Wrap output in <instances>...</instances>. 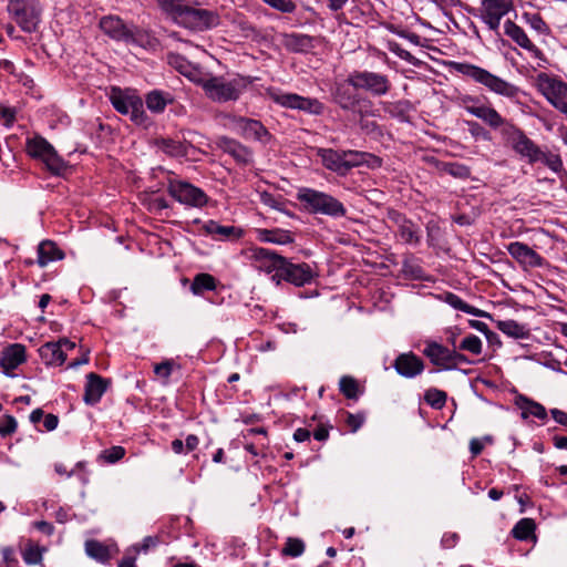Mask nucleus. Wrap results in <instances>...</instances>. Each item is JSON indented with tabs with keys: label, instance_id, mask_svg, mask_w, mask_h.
<instances>
[{
	"label": "nucleus",
	"instance_id": "nucleus-1",
	"mask_svg": "<svg viewBox=\"0 0 567 567\" xmlns=\"http://www.w3.org/2000/svg\"><path fill=\"white\" fill-rule=\"evenodd\" d=\"M504 142L529 164L542 163L551 172L559 174L564 171V163L559 154L543 151L523 130L514 125Z\"/></svg>",
	"mask_w": 567,
	"mask_h": 567
},
{
	"label": "nucleus",
	"instance_id": "nucleus-2",
	"mask_svg": "<svg viewBox=\"0 0 567 567\" xmlns=\"http://www.w3.org/2000/svg\"><path fill=\"white\" fill-rule=\"evenodd\" d=\"M100 28L112 40L127 45H136L144 49H154L157 45V39L148 31L134 24L125 23L117 16L103 17L100 21Z\"/></svg>",
	"mask_w": 567,
	"mask_h": 567
},
{
	"label": "nucleus",
	"instance_id": "nucleus-3",
	"mask_svg": "<svg viewBox=\"0 0 567 567\" xmlns=\"http://www.w3.org/2000/svg\"><path fill=\"white\" fill-rule=\"evenodd\" d=\"M159 4L164 10L169 11L179 24L192 30H208L220 23L218 12L214 10L186 6L174 0H159Z\"/></svg>",
	"mask_w": 567,
	"mask_h": 567
},
{
	"label": "nucleus",
	"instance_id": "nucleus-4",
	"mask_svg": "<svg viewBox=\"0 0 567 567\" xmlns=\"http://www.w3.org/2000/svg\"><path fill=\"white\" fill-rule=\"evenodd\" d=\"M452 68L455 72L472 79L474 82L483 85L487 91L515 100L520 93V89L515 84L493 74L486 69L471 63L453 62Z\"/></svg>",
	"mask_w": 567,
	"mask_h": 567
},
{
	"label": "nucleus",
	"instance_id": "nucleus-5",
	"mask_svg": "<svg viewBox=\"0 0 567 567\" xmlns=\"http://www.w3.org/2000/svg\"><path fill=\"white\" fill-rule=\"evenodd\" d=\"M255 80L256 78L243 75H236L229 80L224 76L214 75V78H206L199 81L208 99L217 103H226L237 101Z\"/></svg>",
	"mask_w": 567,
	"mask_h": 567
},
{
	"label": "nucleus",
	"instance_id": "nucleus-6",
	"mask_svg": "<svg viewBox=\"0 0 567 567\" xmlns=\"http://www.w3.org/2000/svg\"><path fill=\"white\" fill-rule=\"evenodd\" d=\"M455 103L471 115L482 120L492 130L498 131L503 141L514 127V123L503 117L496 109L481 101L478 96L460 94Z\"/></svg>",
	"mask_w": 567,
	"mask_h": 567
},
{
	"label": "nucleus",
	"instance_id": "nucleus-7",
	"mask_svg": "<svg viewBox=\"0 0 567 567\" xmlns=\"http://www.w3.org/2000/svg\"><path fill=\"white\" fill-rule=\"evenodd\" d=\"M296 198L312 214H321L332 218H341L347 215V208L338 198L315 188H299Z\"/></svg>",
	"mask_w": 567,
	"mask_h": 567
},
{
	"label": "nucleus",
	"instance_id": "nucleus-8",
	"mask_svg": "<svg viewBox=\"0 0 567 567\" xmlns=\"http://www.w3.org/2000/svg\"><path fill=\"white\" fill-rule=\"evenodd\" d=\"M109 99L118 113L128 115L136 124L143 123L145 118L143 101L134 90L112 86Z\"/></svg>",
	"mask_w": 567,
	"mask_h": 567
},
{
	"label": "nucleus",
	"instance_id": "nucleus-9",
	"mask_svg": "<svg viewBox=\"0 0 567 567\" xmlns=\"http://www.w3.org/2000/svg\"><path fill=\"white\" fill-rule=\"evenodd\" d=\"M347 83L353 89L363 90L373 96L386 95L392 86L388 75L368 70L351 72Z\"/></svg>",
	"mask_w": 567,
	"mask_h": 567
},
{
	"label": "nucleus",
	"instance_id": "nucleus-10",
	"mask_svg": "<svg viewBox=\"0 0 567 567\" xmlns=\"http://www.w3.org/2000/svg\"><path fill=\"white\" fill-rule=\"evenodd\" d=\"M8 12L24 32L35 31L41 20L39 0H9Z\"/></svg>",
	"mask_w": 567,
	"mask_h": 567
},
{
	"label": "nucleus",
	"instance_id": "nucleus-11",
	"mask_svg": "<svg viewBox=\"0 0 567 567\" xmlns=\"http://www.w3.org/2000/svg\"><path fill=\"white\" fill-rule=\"evenodd\" d=\"M27 152L31 157L42 161L47 168L60 175L65 168L66 164L60 157L54 147L42 136H35L27 141Z\"/></svg>",
	"mask_w": 567,
	"mask_h": 567
},
{
	"label": "nucleus",
	"instance_id": "nucleus-12",
	"mask_svg": "<svg viewBox=\"0 0 567 567\" xmlns=\"http://www.w3.org/2000/svg\"><path fill=\"white\" fill-rule=\"evenodd\" d=\"M167 193L179 204L189 207L202 208L208 202V196L202 188L181 179H168Z\"/></svg>",
	"mask_w": 567,
	"mask_h": 567
},
{
	"label": "nucleus",
	"instance_id": "nucleus-13",
	"mask_svg": "<svg viewBox=\"0 0 567 567\" xmlns=\"http://www.w3.org/2000/svg\"><path fill=\"white\" fill-rule=\"evenodd\" d=\"M536 85L555 109L567 114V83L547 73H539Z\"/></svg>",
	"mask_w": 567,
	"mask_h": 567
},
{
	"label": "nucleus",
	"instance_id": "nucleus-14",
	"mask_svg": "<svg viewBox=\"0 0 567 567\" xmlns=\"http://www.w3.org/2000/svg\"><path fill=\"white\" fill-rule=\"evenodd\" d=\"M514 10V0H481L476 17L499 35L501 21Z\"/></svg>",
	"mask_w": 567,
	"mask_h": 567
},
{
	"label": "nucleus",
	"instance_id": "nucleus-15",
	"mask_svg": "<svg viewBox=\"0 0 567 567\" xmlns=\"http://www.w3.org/2000/svg\"><path fill=\"white\" fill-rule=\"evenodd\" d=\"M269 97L284 107L300 110L311 115H321L324 105L318 99L305 97L296 93H285L279 90H268Z\"/></svg>",
	"mask_w": 567,
	"mask_h": 567
},
{
	"label": "nucleus",
	"instance_id": "nucleus-16",
	"mask_svg": "<svg viewBox=\"0 0 567 567\" xmlns=\"http://www.w3.org/2000/svg\"><path fill=\"white\" fill-rule=\"evenodd\" d=\"M251 266L267 275L272 274L271 279L281 272L286 258L274 250L264 247H252L248 256Z\"/></svg>",
	"mask_w": 567,
	"mask_h": 567
},
{
	"label": "nucleus",
	"instance_id": "nucleus-17",
	"mask_svg": "<svg viewBox=\"0 0 567 567\" xmlns=\"http://www.w3.org/2000/svg\"><path fill=\"white\" fill-rule=\"evenodd\" d=\"M230 123L233 130L245 140H254L267 144L271 138L270 133L260 121L244 116H233L230 117Z\"/></svg>",
	"mask_w": 567,
	"mask_h": 567
},
{
	"label": "nucleus",
	"instance_id": "nucleus-18",
	"mask_svg": "<svg viewBox=\"0 0 567 567\" xmlns=\"http://www.w3.org/2000/svg\"><path fill=\"white\" fill-rule=\"evenodd\" d=\"M313 275L315 272L308 264H292L286 258L281 272L274 278V281L279 285L285 280L297 287H302L311 282Z\"/></svg>",
	"mask_w": 567,
	"mask_h": 567
},
{
	"label": "nucleus",
	"instance_id": "nucleus-19",
	"mask_svg": "<svg viewBox=\"0 0 567 567\" xmlns=\"http://www.w3.org/2000/svg\"><path fill=\"white\" fill-rule=\"evenodd\" d=\"M388 219L396 227V236L404 244L419 245L421 241L420 227L411 219L406 218L403 214L395 209L388 212Z\"/></svg>",
	"mask_w": 567,
	"mask_h": 567
},
{
	"label": "nucleus",
	"instance_id": "nucleus-20",
	"mask_svg": "<svg viewBox=\"0 0 567 567\" xmlns=\"http://www.w3.org/2000/svg\"><path fill=\"white\" fill-rule=\"evenodd\" d=\"M217 146L220 151L231 156L238 165L246 166L251 164L254 161L252 151L237 140L228 136H220L217 140Z\"/></svg>",
	"mask_w": 567,
	"mask_h": 567
},
{
	"label": "nucleus",
	"instance_id": "nucleus-21",
	"mask_svg": "<svg viewBox=\"0 0 567 567\" xmlns=\"http://www.w3.org/2000/svg\"><path fill=\"white\" fill-rule=\"evenodd\" d=\"M393 368L401 377L412 379L423 372L424 362L415 353L410 351L400 353L393 362Z\"/></svg>",
	"mask_w": 567,
	"mask_h": 567
},
{
	"label": "nucleus",
	"instance_id": "nucleus-22",
	"mask_svg": "<svg viewBox=\"0 0 567 567\" xmlns=\"http://www.w3.org/2000/svg\"><path fill=\"white\" fill-rule=\"evenodd\" d=\"M452 350L436 341H426L423 354L440 370H453L450 364Z\"/></svg>",
	"mask_w": 567,
	"mask_h": 567
},
{
	"label": "nucleus",
	"instance_id": "nucleus-23",
	"mask_svg": "<svg viewBox=\"0 0 567 567\" xmlns=\"http://www.w3.org/2000/svg\"><path fill=\"white\" fill-rule=\"evenodd\" d=\"M504 33L511 38L517 45L530 52L536 59H543L544 54L528 38L522 27L512 20L504 22Z\"/></svg>",
	"mask_w": 567,
	"mask_h": 567
},
{
	"label": "nucleus",
	"instance_id": "nucleus-24",
	"mask_svg": "<svg viewBox=\"0 0 567 567\" xmlns=\"http://www.w3.org/2000/svg\"><path fill=\"white\" fill-rule=\"evenodd\" d=\"M508 254L519 264L528 267H542L544 258L528 245L514 241L507 246Z\"/></svg>",
	"mask_w": 567,
	"mask_h": 567
},
{
	"label": "nucleus",
	"instance_id": "nucleus-25",
	"mask_svg": "<svg viewBox=\"0 0 567 567\" xmlns=\"http://www.w3.org/2000/svg\"><path fill=\"white\" fill-rule=\"evenodd\" d=\"M25 347L20 343L9 346L0 357V367L8 377H13V371L25 361Z\"/></svg>",
	"mask_w": 567,
	"mask_h": 567
},
{
	"label": "nucleus",
	"instance_id": "nucleus-26",
	"mask_svg": "<svg viewBox=\"0 0 567 567\" xmlns=\"http://www.w3.org/2000/svg\"><path fill=\"white\" fill-rule=\"evenodd\" d=\"M107 389V381L99 374L91 372L86 375L83 400L89 405L96 404Z\"/></svg>",
	"mask_w": 567,
	"mask_h": 567
},
{
	"label": "nucleus",
	"instance_id": "nucleus-27",
	"mask_svg": "<svg viewBox=\"0 0 567 567\" xmlns=\"http://www.w3.org/2000/svg\"><path fill=\"white\" fill-rule=\"evenodd\" d=\"M515 405L520 410V416L523 420H527L530 416L542 421L547 419L546 408L524 394L515 396Z\"/></svg>",
	"mask_w": 567,
	"mask_h": 567
},
{
	"label": "nucleus",
	"instance_id": "nucleus-28",
	"mask_svg": "<svg viewBox=\"0 0 567 567\" xmlns=\"http://www.w3.org/2000/svg\"><path fill=\"white\" fill-rule=\"evenodd\" d=\"M39 354L45 365L59 367L66 360V353L61 349V342H47L39 349Z\"/></svg>",
	"mask_w": 567,
	"mask_h": 567
},
{
	"label": "nucleus",
	"instance_id": "nucleus-29",
	"mask_svg": "<svg viewBox=\"0 0 567 567\" xmlns=\"http://www.w3.org/2000/svg\"><path fill=\"white\" fill-rule=\"evenodd\" d=\"M318 156L320 157L322 165L327 169L334 172L341 176L346 175L342 151L339 152L332 148H319Z\"/></svg>",
	"mask_w": 567,
	"mask_h": 567
},
{
	"label": "nucleus",
	"instance_id": "nucleus-30",
	"mask_svg": "<svg viewBox=\"0 0 567 567\" xmlns=\"http://www.w3.org/2000/svg\"><path fill=\"white\" fill-rule=\"evenodd\" d=\"M206 235H210L217 239H238L243 236V229L235 226L219 225L215 220H208L203 225Z\"/></svg>",
	"mask_w": 567,
	"mask_h": 567
},
{
	"label": "nucleus",
	"instance_id": "nucleus-31",
	"mask_svg": "<svg viewBox=\"0 0 567 567\" xmlns=\"http://www.w3.org/2000/svg\"><path fill=\"white\" fill-rule=\"evenodd\" d=\"M333 101L344 111H354L360 99L349 86L338 84L333 92Z\"/></svg>",
	"mask_w": 567,
	"mask_h": 567
},
{
	"label": "nucleus",
	"instance_id": "nucleus-32",
	"mask_svg": "<svg viewBox=\"0 0 567 567\" xmlns=\"http://www.w3.org/2000/svg\"><path fill=\"white\" fill-rule=\"evenodd\" d=\"M63 258V251L53 241L44 240L38 246V264L41 267Z\"/></svg>",
	"mask_w": 567,
	"mask_h": 567
},
{
	"label": "nucleus",
	"instance_id": "nucleus-33",
	"mask_svg": "<svg viewBox=\"0 0 567 567\" xmlns=\"http://www.w3.org/2000/svg\"><path fill=\"white\" fill-rule=\"evenodd\" d=\"M257 238L261 243H270L276 245H288L293 243V236L289 230L285 229H257Z\"/></svg>",
	"mask_w": 567,
	"mask_h": 567
},
{
	"label": "nucleus",
	"instance_id": "nucleus-34",
	"mask_svg": "<svg viewBox=\"0 0 567 567\" xmlns=\"http://www.w3.org/2000/svg\"><path fill=\"white\" fill-rule=\"evenodd\" d=\"M496 327L499 331L513 339H527L529 337V329L527 324L519 323L513 319L498 320Z\"/></svg>",
	"mask_w": 567,
	"mask_h": 567
},
{
	"label": "nucleus",
	"instance_id": "nucleus-35",
	"mask_svg": "<svg viewBox=\"0 0 567 567\" xmlns=\"http://www.w3.org/2000/svg\"><path fill=\"white\" fill-rule=\"evenodd\" d=\"M85 553L89 557L103 564L107 563L112 558L111 547L94 539L85 543Z\"/></svg>",
	"mask_w": 567,
	"mask_h": 567
},
{
	"label": "nucleus",
	"instance_id": "nucleus-36",
	"mask_svg": "<svg viewBox=\"0 0 567 567\" xmlns=\"http://www.w3.org/2000/svg\"><path fill=\"white\" fill-rule=\"evenodd\" d=\"M443 300L450 305L452 308L463 311L468 315H473L476 317H484L486 313L483 310H480L467 302H465L461 297L453 292H446L443 297Z\"/></svg>",
	"mask_w": 567,
	"mask_h": 567
},
{
	"label": "nucleus",
	"instance_id": "nucleus-37",
	"mask_svg": "<svg viewBox=\"0 0 567 567\" xmlns=\"http://www.w3.org/2000/svg\"><path fill=\"white\" fill-rule=\"evenodd\" d=\"M382 109L390 116L395 117L402 122L406 121L411 110L409 101L383 102Z\"/></svg>",
	"mask_w": 567,
	"mask_h": 567
},
{
	"label": "nucleus",
	"instance_id": "nucleus-38",
	"mask_svg": "<svg viewBox=\"0 0 567 567\" xmlns=\"http://www.w3.org/2000/svg\"><path fill=\"white\" fill-rule=\"evenodd\" d=\"M535 529L536 524L534 519L522 518L515 524L512 529V535L518 540H528L530 538H535Z\"/></svg>",
	"mask_w": 567,
	"mask_h": 567
},
{
	"label": "nucleus",
	"instance_id": "nucleus-39",
	"mask_svg": "<svg viewBox=\"0 0 567 567\" xmlns=\"http://www.w3.org/2000/svg\"><path fill=\"white\" fill-rule=\"evenodd\" d=\"M146 106L154 113H161L165 110L166 105L172 102L169 94H164L161 91L154 90L146 95Z\"/></svg>",
	"mask_w": 567,
	"mask_h": 567
},
{
	"label": "nucleus",
	"instance_id": "nucleus-40",
	"mask_svg": "<svg viewBox=\"0 0 567 567\" xmlns=\"http://www.w3.org/2000/svg\"><path fill=\"white\" fill-rule=\"evenodd\" d=\"M216 289V279L209 274H197L192 282L190 291L194 295H202L204 291Z\"/></svg>",
	"mask_w": 567,
	"mask_h": 567
},
{
	"label": "nucleus",
	"instance_id": "nucleus-41",
	"mask_svg": "<svg viewBox=\"0 0 567 567\" xmlns=\"http://www.w3.org/2000/svg\"><path fill=\"white\" fill-rule=\"evenodd\" d=\"M342 156L344 161L346 174L367 162V157L371 156L369 153L360 152V151H342Z\"/></svg>",
	"mask_w": 567,
	"mask_h": 567
},
{
	"label": "nucleus",
	"instance_id": "nucleus-42",
	"mask_svg": "<svg viewBox=\"0 0 567 567\" xmlns=\"http://www.w3.org/2000/svg\"><path fill=\"white\" fill-rule=\"evenodd\" d=\"M285 44L289 50L301 52L311 44V38L306 34L291 33L286 35Z\"/></svg>",
	"mask_w": 567,
	"mask_h": 567
},
{
	"label": "nucleus",
	"instance_id": "nucleus-43",
	"mask_svg": "<svg viewBox=\"0 0 567 567\" xmlns=\"http://www.w3.org/2000/svg\"><path fill=\"white\" fill-rule=\"evenodd\" d=\"M306 546L300 538L288 537L285 546L281 549V555L287 557L297 558L305 553Z\"/></svg>",
	"mask_w": 567,
	"mask_h": 567
},
{
	"label": "nucleus",
	"instance_id": "nucleus-44",
	"mask_svg": "<svg viewBox=\"0 0 567 567\" xmlns=\"http://www.w3.org/2000/svg\"><path fill=\"white\" fill-rule=\"evenodd\" d=\"M339 390L347 399H351V400L358 399L359 384H358V381L350 375H343L340 379Z\"/></svg>",
	"mask_w": 567,
	"mask_h": 567
},
{
	"label": "nucleus",
	"instance_id": "nucleus-45",
	"mask_svg": "<svg viewBox=\"0 0 567 567\" xmlns=\"http://www.w3.org/2000/svg\"><path fill=\"white\" fill-rule=\"evenodd\" d=\"M458 349L480 355L483 351V342L477 336L468 334L460 342Z\"/></svg>",
	"mask_w": 567,
	"mask_h": 567
},
{
	"label": "nucleus",
	"instance_id": "nucleus-46",
	"mask_svg": "<svg viewBox=\"0 0 567 567\" xmlns=\"http://www.w3.org/2000/svg\"><path fill=\"white\" fill-rule=\"evenodd\" d=\"M447 395L444 391L432 388L424 394L425 402L433 409H442L446 403Z\"/></svg>",
	"mask_w": 567,
	"mask_h": 567
},
{
	"label": "nucleus",
	"instance_id": "nucleus-47",
	"mask_svg": "<svg viewBox=\"0 0 567 567\" xmlns=\"http://www.w3.org/2000/svg\"><path fill=\"white\" fill-rule=\"evenodd\" d=\"M44 548L38 545H29L22 553V558L28 565H37L42 561Z\"/></svg>",
	"mask_w": 567,
	"mask_h": 567
},
{
	"label": "nucleus",
	"instance_id": "nucleus-48",
	"mask_svg": "<svg viewBox=\"0 0 567 567\" xmlns=\"http://www.w3.org/2000/svg\"><path fill=\"white\" fill-rule=\"evenodd\" d=\"M524 18L529 27L540 34H548L549 28L544 19L538 13H524Z\"/></svg>",
	"mask_w": 567,
	"mask_h": 567
},
{
	"label": "nucleus",
	"instance_id": "nucleus-49",
	"mask_svg": "<svg viewBox=\"0 0 567 567\" xmlns=\"http://www.w3.org/2000/svg\"><path fill=\"white\" fill-rule=\"evenodd\" d=\"M443 171L457 178H467L471 175V169L466 165L460 163H445L443 165Z\"/></svg>",
	"mask_w": 567,
	"mask_h": 567
},
{
	"label": "nucleus",
	"instance_id": "nucleus-50",
	"mask_svg": "<svg viewBox=\"0 0 567 567\" xmlns=\"http://www.w3.org/2000/svg\"><path fill=\"white\" fill-rule=\"evenodd\" d=\"M266 4L281 13H292L297 4L292 0H262Z\"/></svg>",
	"mask_w": 567,
	"mask_h": 567
},
{
	"label": "nucleus",
	"instance_id": "nucleus-51",
	"mask_svg": "<svg viewBox=\"0 0 567 567\" xmlns=\"http://www.w3.org/2000/svg\"><path fill=\"white\" fill-rule=\"evenodd\" d=\"M125 455V449L122 446H112L107 450H104L101 453V458H103L106 463L113 464Z\"/></svg>",
	"mask_w": 567,
	"mask_h": 567
},
{
	"label": "nucleus",
	"instance_id": "nucleus-52",
	"mask_svg": "<svg viewBox=\"0 0 567 567\" xmlns=\"http://www.w3.org/2000/svg\"><path fill=\"white\" fill-rule=\"evenodd\" d=\"M17 109L0 103V121L6 127H11L16 122Z\"/></svg>",
	"mask_w": 567,
	"mask_h": 567
},
{
	"label": "nucleus",
	"instance_id": "nucleus-53",
	"mask_svg": "<svg viewBox=\"0 0 567 567\" xmlns=\"http://www.w3.org/2000/svg\"><path fill=\"white\" fill-rule=\"evenodd\" d=\"M181 73L200 86H202V82L199 80H204L206 78H214L213 74L204 73L195 66L192 70L181 69Z\"/></svg>",
	"mask_w": 567,
	"mask_h": 567
},
{
	"label": "nucleus",
	"instance_id": "nucleus-54",
	"mask_svg": "<svg viewBox=\"0 0 567 567\" xmlns=\"http://www.w3.org/2000/svg\"><path fill=\"white\" fill-rule=\"evenodd\" d=\"M173 371V361L166 360L154 367V373L164 379L168 380Z\"/></svg>",
	"mask_w": 567,
	"mask_h": 567
},
{
	"label": "nucleus",
	"instance_id": "nucleus-55",
	"mask_svg": "<svg viewBox=\"0 0 567 567\" xmlns=\"http://www.w3.org/2000/svg\"><path fill=\"white\" fill-rule=\"evenodd\" d=\"M17 421L11 415H6L0 422V434L9 435L17 430Z\"/></svg>",
	"mask_w": 567,
	"mask_h": 567
},
{
	"label": "nucleus",
	"instance_id": "nucleus-56",
	"mask_svg": "<svg viewBox=\"0 0 567 567\" xmlns=\"http://www.w3.org/2000/svg\"><path fill=\"white\" fill-rule=\"evenodd\" d=\"M470 326L475 330L484 333L488 342H492V338H497V334L489 330L488 326L483 321L471 320Z\"/></svg>",
	"mask_w": 567,
	"mask_h": 567
},
{
	"label": "nucleus",
	"instance_id": "nucleus-57",
	"mask_svg": "<svg viewBox=\"0 0 567 567\" xmlns=\"http://www.w3.org/2000/svg\"><path fill=\"white\" fill-rule=\"evenodd\" d=\"M364 422V416L362 414H352L348 413L346 423L351 429V432H357Z\"/></svg>",
	"mask_w": 567,
	"mask_h": 567
},
{
	"label": "nucleus",
	"instance_id": "nucleus-58",
	"mask_svg": "<svg viewBox=\"0 0 567 567\" xmlns=\"http://www.w3.org/2000/svg\"><path fill=\"white\" fill-rule=\"evenodd\" d=\"M158 544V538L154 536H146L140 545L134 546L135 553H146L150 548L155 547Z\"/></svg>",
	"mask_w": 567,
	"mask_h": 567
},
{
	"label": "nucleus",
	"instance_id": "nucleus-59",
	"mask_svg": "<svg viewBox=\"0 0 567 567\" xmlns=\"http://www.w3.org/2000/svg\"><path fill=\"white\" fill-rule=\"evenodd\" d=\"M468 131L474 137H483L488 141L491 138L488 132H486L477 122H467Z\"/></svg>",
	"mask_w": 567,
	"mask_h": 567
},
{
	"label": "nucleus",
	"instance_id": "nucleus-60",
	"mask_svg": "<svg viewBox=\"0 0 567 567\" xmlns=\"http://www.w3.org/2000/svg\"><path fill=\"white\" fill-rule=\"evenodd\" d=\"M1 554L3 561L7 564L8 567H13L18 563L13 548L3 547L1 549Z\"/></svg>",
	"mask_w": 567,
	"mask_h": 567
},
{
	"label": "nucleus",
	"instance_id": "nucleus-61",
	"mask_svg": "<svg viewBox=\"0 0 567 567\" xmlns=\"http://www.w3.org/2000/svg\"><path fill=\"white\" fill-rule=\"evenodd\" d=\"M471 360L467 359V357L461 352H457L456 350H452L451 354V363L453 365V370L457 368L458 364H470Z\"/></svg>",
	"mask_w": 567,
	"mask_h": 567
},
{
	"label": "nucleus",
	"instance_id": "nucleus-62",
	"mask_svg": "<svg viewBox=\"0 0 567 567\" xmlns=\"http://www.w3.org/2000/svg\"><path fill=\"white\" fill-rule=\"evenodd\" d=\"M162 148L171 155H178L181 153L182 145L178 142L168 140L163 142Z\"/></svg>",
	"mask_w": 567,
	"mask_h": 567
},
{
	"label": "nucleus",
	"instance_id": "nucleus-63",
	"mask_svg": "<svg viewBox=\"0 0 567 567\" xmlns=\"http://www.w3.org/2000/svg\"><path fill=\"white\" fill-rule=\"evenodd\" d=\"M458 540V535L456 533H445L442 536L441 545L443 548H453Z\"/></svg>",
	"mask_w": 567,
	"mask_h": 567
},
{
	"label": "nucleus",
	"instance_id": "nucleus-64",
	"mask_svg": "<svg viewBox=\"0 0 567 567\" xmlns=\"http://www.w3.org/2000/svg\"><path fill=\"white\" fill-rule=\"evenodd\" d=\"M550 414L558 424L567 427V413L565 411L551 409Z\"/></svg>",
	"mask_w": 567,
	"mask_h": 567
}]
</instances>
